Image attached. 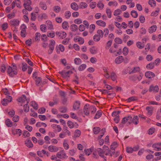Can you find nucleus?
I'll list each match as a JSON object with an SVG mask.
<instances>
[{
	"label": "nucleus",
	"mask_w": 161,
	"mask_h": 161,
	"mask_svg": "<svg viewBox=\"0 0 161 161\" xmlns=\"http://www.w3.org/2000/svg\"><path fill=\"white\" fill-rule=\"evenodd\" d=\"M96 23L98 25L103 27H105L106 25V23L105 22L101 20H98L96 21Z\"/></svg>",
	"instance_id": "c756f323"
},
{
	"label": "nucleus",
	"mask_w": 161,
	"mask_h": 161,
	"mask_svg": "<svg viewBox=\"0 0 161 161\" xmlns=\"http://www.w3.org/2000/svg\"><path fill=\"white\" fill-rule=\"evenodd\" d=\"M71 13L69 11H66L64 14L65 18L67 19H69L71 16Z\"/></svg>",
	"instance_id": "bf43d9fd"
},
{
	"label": "nucleus",
	"mask_w": 161,
	"mask_h": 161,
	"mask_svg": "<svg viewBox=\"0 0 161 161\" xmlns=\"http://www.w3.org/2000/svg\"><path fill=\"white\" fill-rule=\"evenodd\" d=\"M90 51L92 54H96L97 52V48L95 47H93L90 49Z\"/></svg>",
	"instance_id": "c03bdc74"
},
{
	"label": "nucleus",
	"mask_w": 161,
	"mask_h": 161,
	"mask_svg": "<svg viewBox=\"0 0 161 161\" xmlns=\"http://www.w3.org/2000/svg\"><path fill=\"white\" fill-rule=\"evenodd\" d=\"M59 110L60 112L62 113H64L67 111V108L65 107H62L59 108Z\"/></svg>",
	"instance_id": "052dcab7"
},
{
	"label": "nucleus",
	"mask_w": 161,
	"mask_h": 161,
	"mask_svg": "<svg viewBox=\"0 0 161 161\" xmlns=\"http://www.w3.org/2000/svg\"><path fill=\"white\" fill-rule=\"evenodd\" d=\"M67 125L70 129L73 128H77L78 127V125L76 123L73 122L71 121H68L67 122Z\"/></svg>",
	"instance_id": "4468645a"
},
{
	"label": "nucleus",
	"mask_w": 161,
	"mask_h": 161,
	"mask_svg": "<svg viewBox=\"0 0 161 161\" xmlns=\"http://www.w3.org/2000/svg\"><path fill=\"white\" fill-rule=\"evenodd\" d=\"M132 123H133L135 125H137L139 123V119L137 116H134L132 118L131 117Z\"/></svg>",
	"instance_id": "cd10ccee"
},
{
	"label": "nucleus",
	"mask_w": 161,
	"mask_h": 161,
	"mask_svg": "<svg viewBox=\"0 0 161 161\" xmlns=\"http://www.w3.org/2000/svg\"><path fill=\"white\" fill-rule=\"evenodd\" d=\"M130 14L132 17L134 18H136L138 16V13L135 10H132Z\"/></svg>",
	"instance_id": "4d7b16f0"
},
{
	"label": "nucleus",
	"mask_w": 161,
	"mask_h": 161,
	"mask_svg": "<svg viewBox=\"0 0 161 161\" xmlns=\"http://www.w3.org/2000/svg\"><path fill=\"white\" fill-rule=\"evenodd\" d=\"M71 30L72 31L75 32L78 30V26L75 24H72L71 26Z\"/></svg>",
	"instance_id": "09e8293b"
},
{
	"label": "nucleus",
	"mask_w": 161,
	"mask_h": 161,
	"mask_svg": "<svg viewBox=\"0 0 161 161\" xmlns=\"http://www.w3.org/2000/svg\"><path fill=\"white\" fill-rule=\"evenodd\" d=\"M102 114V111L101 110H99L98 111L94 117V119H96L99 118L101 116Z\"/></svg>",
	"instance_id": "a19ab883"
},
{
	"label": "nucleus",
	"mask_w": 161,
	"mask_h": 161,
	"mask_svg": "<svg viewBox=\"0 0 161 161\" xmlns=\"http://www.w3.org/2000/svg\"><path fill=\"white\" fill-rule=\"evenodd\" d=\"M131 116L130 115L123 118L121 121L122 124H125L128 122L129 124L132 123Z\"/></svg>",
	"instance_id": "1a4fd4ad"
},
{
	"label": "nucleus",
	"mask_w": 161,
	"mask_h": 161,
	"mask_svg": "<svg viewBox=\"0 0 161 161\" xmlns=\"http://www.w3.org/2000/svg\"><path fill=\"white\" fill-rule=\"evenodd\" d=\"M111 77L113 81H115L116 80L117 76L114 72H112L111 74Z\"/></svg>",
	"instance_id": "680f3d73"
},
{
	"label": "nucleus",
	"mask_w": 161,
	"mask_h": 161,
	"mask_svg": "<svg viewBox=\"0 0 161 161\" xmlns=\"http://www.w3.org/2000/svg\"><path fill=\"white\" fill-rule=\"evenodd\" d=\"M155 130L154 128L153 127L151 128L148 130V133L149 135H152L154 133Z\"/></svg>",
	"instance_id": "774afa93"
},
{
	"label": "nucleus",
	"mask_w": 161,
	"mask_h": 161,
	"mask_svg": "<svg viewBox=\"0 0 161 161\" xmlns=\"http://www.w3.org/2000/svg\"><path fill=\"white\" fill-rule=\"evenodd\" d=\"M25 145L29 148L33 147V144L30 140H26L25 141Z\"/></svg>",
	"instance_id": "72a5a7b5"
},
{
	"label": "nucleus",
	"mask_w": 161,
	"mask_h": 161,
	"mask_svg": "<svg viewBox=\"0 0 161 161\" xmlns=\"http://www.w3.org/2000/svg\"><path fill=\"white\" fill-rule=\"evenodd\" d=\"M55 34L54 32L52 31L50 32H47V36L51 38L54 37L55 36Z\"/></svg>",
	"instance_id": "e2e57ef3"
},
{
	"label": "nucleus",
	"mask_w": 161,
	"mask_h": 161,
	"mask_svg": "<svg viewBox=\"0 0 161 161\" xmlns=\"http://www.w3.org/2000/svg\"><path fill=\"white\" fill-rule=\"evenodd\" d=\"M86 64H82L79 67L78 69L80 71H83L86 68Z\"/></svg>",
	"instance_id": "a18cd8bd"
},
{
	"label": "nucleus",
	"mask_w": 161,
	"mask_h": 161,
	"mask_svg": "<svg viewBox=\"0 0 161 161\" xmlns=\"http://www.w3.org/2000/svg\"><path fill=\"white\" fill-rule=\"evenodd\" d=\"M59 100L57 97L56 96L53 97V101H50L49 103V105L50 107H53L54 105H57L59 103Z\"/></svg>",
	"instance_id": "9d476101"
},
{
	"label": "nucleus",
	"mask_w": 161,
	"mask_h": 161,
	"mask_svg": "<svg viewBox=\"0 0 161 161\" xmlns=\"http://www.w3.org/2000/svg\"><path fill=\"white\" fill-rule=\"evenodd\" d=\"M143 75H140L138 76H137L136 75H134L130 76L129 77V79L133 81H136L138 80L140 81L142 78V76Z\"/></svg>",
	"instance_id": "423d86ee"
},
{
	"label": "nucleus",
	"mask_w": 161,
	"mask_h": 161,
	"mask_svg": "<svg viewBox=\"0 0 161 161\" xmlns=\"http://www.w3.org/2000/svg\"><path fill=\"white\" fill-rule=\"evenodd\" d=\"M161 142L157 143H154L152 145V147L153 148V149L155 151L161 150Z\"/></svg>",
	"instance_id": "2eb2a0df"
},
{
	"label": "nucleus",
	"mask_w": 161,
	"mask_h": 161,
	"mask_svg": "<svg viewBox=\"0 0 161 161\" xmlns=\"http://www.w3.org/2000/svg\"><path fill=\"white\" fill-rule=\"evenodd\" d=\"M41 34L40 33L37 32L35 34V40L36 41H39L40 38Z\"/></svg>",
	"instance_id": "69168bd1"
},
{
	"label": "nucleus",
	"mask_w": 161,
	"mask_h": 161,
	"mask_svg": "<svg viewBox=\"0 0 161 161\" xmlns=\"http://www.w3.org/2000/svg\"><path fill=\"white\" fill-rule=\"evenodd\" d=\"M10 25L12 26L16 27L19 25V21L17 19H13L9 22Z\"/></svg>",
	"instance_id": "0eeeda50"
},
{
	"label": "nucleus",
	"mask_w": 161,
	"mask_h": 161,
	"mask_svg": "<svg viewBox=\"0 0 161 161\" xmlns=\"http://www.w3.org/2000/svg\"><path fill=\"white\" fill-rule=\"evenodd\" d=\"M31 105L34 108L37 110L38 108V105L35 101H32L31 103Z\"/></svg>",
	"instance_id": "3c124183"
},
{
	"label": "nucleus",
	"mask_w": 161,
	"mask_h": 161,
	"mask_svg": "<svg viewBox=\"0 0 161 161\" xmlns=\"http://www.w3.org/2000/svg\"><path fill=\"white\" fill-rule=\"evenodd\" d=\"M88 5L86 3L84 2H81L80 3L79 5L80 8L84 9L86 8L87 7Z\"/></svg>",
	"instance_id": "f704fd0d"
},
{
	"label": "nucleus",
	"mask_w": 161,
	"mask_h": 161,
	"mask_svg": "<svg viewBox=\"0 0 161 161\" xmlns=\"http://www.w3.org/2000/svg\"><path fill=\"white\" fill-rule=\"evenodd\" d=\"M145 75L147 78H151L155 76V74L152 72L148 71L145 72Z\"/></svg>",
	"instance_id": "4be33fe9"
},
{
	"label": "nucleus",
	"mask_w": 161,
	"mask_h": 161,
	"mask_svg": "<svg viewBox=\"0 0 161 161\" xmlns=\"http://www.w3.org/2000/svg\"><path fill=\"white\" fill-rule=\"evenodd\" d=\"M106 12L108 18H111L112 17V11L111 9L107 8L106 9Z\"/></svg>",
	"instance_id": "58836bf2"
},
{
	"label": "nucleus",
	"mask_w": 161,
	"mask_h": 161,
	"mask_svg": "<svg viewBox=\"0 0 161 161\" xmlns=\"http://www.w3.org/2000/svg\"><path fill=\"white\" fill-rule=\"evenodd\" d=\"M24 3L23 6L25 8L27 9V10L31 11L32 9V8L31 6V0H23Z\"/></svg>",
	"instance_id": "39448f33"
},
{
	"label": "nucleus",
	"mask_w": 161,
	"mask_h": 161,
	"mask_svg": "<svg viewBox=\"0 0 161 161\" xmlns=\"http://www.w3.org/2000/svg\"><path fill=\"white\" fill-rule=\"evenodd\" d=\"M75 64L77 65H79L82 62L81 59L79 58H75L74 60Z\"/></svg>",
	"instance_id": "de8ad7c7"
},
{
	"label": "nucleus",
	"mask_w": 161,
	"mask_h": 161,
	"mask_svg": "<svg viewBox=\"0 0 161 161\" xmlns=\"http://www.w3.org/2000/svg\"><path fill=\"white\" fill-rule=\"evenodd\" d=\"M73 72L71 70H69L66 72H65L64 71H63L60 72L62 76L65 78L69 77L70 75Z\"/></svg>",
	"instance_id": "dca6fc26"
},
{
	"label": "nucleus",
	"mask_w": 161,
	"mask_h": 161,
	"mask_svg": "<svg viewBox=\"0 0 161 161\" xmlns=\"http://www.w3.org/2000/svg\"><path fill=\"white\" fill-rule=\"evenodd\" d=\"M56 34L58 36L59 38L63 39L66 36V33L64 31L56 32Z\"/></svg>",
	"instance_id": "ddd939ff"
},
{
	"label": "nucleus",
	"mask_w": 161,
	"mask_h": 161,
	"mask_svg": "<svg viewBox=\"0 0 161 161\" xmlns=\"http://www.w3.org/2000/svg\"><path fill=\"white\" fill-rule=\"evenodd\" d=\"M71 8L75 10H77L78 9V6L75 3H72L71 4Z\"/></svg>",
	"instance_id": "473e14b6"
},
{
	"label": "nucleus",
	"mask_w": 161,
	"mask_h": 161,
	"mask_svg": "<svg viewBox=\"0 0 161 161\" xmlns=\"http://www.w3.org/2000/svg\"><path fill=\"white\" fill-rule=\"evenodd\" d=\"M146 110L147 111V114L149 116L152 115L153 112V108L151 106L147 107L146 108Z\"/></svg>",
	"instance_id": "412c9836"
},
{
	"label": "nucleus",
	"mask_w": 161,
	"mask_h": 161,
	"mask_svg": "<svg viewBox=\"0 0 161 161\" xmlns=\"http://www.w3.org/2000/svg\"><path fill=\"white\" fill-rule=\"evenodd\" d=\"M61 10L60 7L58 6H55L53 8V11L56 13L59 12Z\"/></svg>",
	"instance_id": "49530a36"
},
{
	"label": "nucleus",
	"mask_w": 161,
	"mask_h": 161,
	"mask_svg": "<svg viewBox=\"0 0 161 161\" xmlns=\"http://www.w3.org/2000/svg\"><path fill=\"white\" fill-rule=\"evenodd\" d=\"M118 146V144L116 142H113L111 145L110 148L111 149L114 150Z\"/></svg>",
	"instance_id": "864d4df0"
},
{
	"label": "nucleus",
	"mask_w": 161,
	"mask_h": 161,
	"mask_svg": "<svg viewBox=\"0 0 161 161\" xmlns=\"http://www.w3.org/2000/svg\"><path fill=\"white\" fill-rule=\"evenodd\" d=\"M136 45L138 48L140 49H142L144 47V44L140 42H136Z\"/></svg>",
	"instance_id": "8fccbe9b"
},
{
	"label": "nucleus",
	"mask_w": 161,
	"mask_h": 161,
	"mask_svg": "<svg viewBox=\"0 0 161 161\" xmlns=\"http://www.w3.org/2000/svg\"><path fill=\"white\" fill-rule=\"evenodd\" d=\"M12 133L14 135H17L19 136H20L21 135L22 131L19 129H16L15 130H13Z\"/></svg>",
	"instance_id": "7c9ffc66"
},
{
	"label": "nucleus",
	"mask_w": 161,
	"mask_h": 161,
	"mask_svg": "<svg viewBox=\"0 0 161 161\" xmlns=\"http://www.w3.org/2000/svg\"><path fill=\"white\" fill-rule=\"evenodd\" d=\"M74 41L75 42H78L80 44H83L84 42V39L83 38L78 36H76L74 37Z\"/></svg>",
	"instance_id": "f8f14e48"
},
{
	"label": "nucleus",
	"mask_w": 161,
	"mask_h": 161,
	"mask_svg": "<svg viewBox=\"0 0 161 161\" xmlns=\"http://www.w3.org/2000/svg\"><path fill=\"white\" fill-rule=\"evenodd\" d=\"M63 146L65 149L67 150L69 149V146L68 144V140L67 139H65L64 140Z\"/></svg>",
	"instance_id": "c85d7f7f"
},
{
	"label": "nucleus",
	"mask_w": 161,
	"mask_h": 161,
	"mask_svg": "<svg viewBox=\"0 0 161 161\" xmlns=\"http://www.w3.org/2000/svg\"><path fill=\"white\" fill-rule=\"evenodd\" d=\"M56 156L60 159L64 158L67 157L64 150H62L58 152L56 154Z\"/></svg>",
	"instance_id": "6e6552de"
},
{
	"label": "nucleus",
	"mask_w": 161,
	"mask_h": 161,
	"mask_svg": "<svg viewBox=\"0 0 161 161\" xmlns=\"http://www.w3.org/2000/svg\"><path fill=\"white\" fill-rule=\"evenodd\" d=\"M138 99L137 97L135 96H132L130 97L126 100L127 102H130L132 101H136Z\"/></svg>",
	"instance_id": "ea45409f"
},
{
	"label": "nucleus",
	"mask_w": 161,
	"mask_h": 161,
	"mask_svg": "<svg viewBox=\"0 0 161 161\" xmlns=\"http://www.w3.org/2000/svg\"><path fill=\"white\" fill-rule=\"evenodd\" d=\"M12 100V97L10 96H7L6 98L3 99L2 101V104L3 105H6L8 103L10 102Z\"/></svg>",
	"instance_id": "9b49d317"
},
{
	"label": "nucleus",
	"mask_w": 161,
	"mask_h": 161,
	"mask_svg": "<svg viewBox=\"0 0 161 161\" xmlns=\"http://www.w3.org/2000/svg\"><path fill=\"white\" fill-rule=\"evenodd\" d=\"M154 65L155 64L154 63L151 62L150 63L147 64L146 67L148 69H151L153 68Z\"/></svg>",
	"instance_id": "37998d69"
},
{
	"label": "nucleus",
	"mask_w": 161,
	"mask_h": 161,
	"mask_svg": "<svg viewBox=\"0 0 161 161\" xmlns=\"http://www.w3.org/2000/svg\"><path fill=\"white\" fill-rule=\"evenodd\" d=\"M140 71V68L139 67L136 66L134 67L132 69H130L128 72L129 74H131L133 73H136L139 72Z\"/></svg>",
	"instance_id": "f3484780"
},
{
	"label": "nucleus",
	"mask_w": 161,
	"mask_h": 161,
	"mask_svg": "<svg viewBox=\"0 0 161 161\" xmlns=\"http://www.w3.org/2000/svg\"><path fill=\"white\" fill-rule=\"evenodd\" d=\"M19 105L22 106L24 103L28 104L29 101V98H27L25 95H23L17 99Z\"/></svg>",
	"instance_id": "7ed1b4c3"
},
{
	"label": "nucleus",
	"mask_w": 161,
	"mask_h": 161,
	"mask_svg": "<svg viewBox=\"0 0 161 161\" xmlns=\"http://www.w3.org/2000/svg\"><path fill=\"white\" fill-rule=\"evenodd\" d=\"M100 128L98 127H94L93 129L94 133L95 134H97L100 132Z\"/></svg>",
	"instance_id": "0e129e2a"
},
{
	"label": "nucleus",
	"mask_w": 161,
	"mask_h": 161,
	"mask_svg": "<svg viewBox=\"0 0 161 161\" xmlns=\"http://www.w3.org/2000/svg\"><path fill=\"white\" fill-rule=\"evenodd\" d=\"M149 4L151 7H155L156 6V2L154 0H149Z\"/></svg>",
	"instance_id": "6e6d98bb"
},
{
	"label": "nucleus",
	"mask_w": 161,
	"mask_h": 161,
	"mask_svg": "<svg viewBox=\"0 0 161 161\" xmlns=\"http://www.w3.org/2000/svg\"><path fill=\"white\" fill-rule=\"evenodd\" d=\"M124 60V57L122 56H119L117 57L115 60V62L116 64H119L121 63Z\"/></svg>",
	"instance_id": "5701e85b"
},
{
	"label": "nucleus",
	"mask_w": 161,
	"mask_h": 161,
	"mask_svg": "<svg viewBox=\"0 0 161 161\" xmlns=\"http://www.w3.org/2000/svg\"><path fill=\"white\" fill-rule=\"evenodd\" d=\"M157 26L155 25H153L150 27L148 29V31L150 33H152L155 32L157 29Z\"/></svg>",
	"instance_id": "2f4dec72"
},
{
	"label": "nucleus",
	"mask_w": 161,
	"mask_h": 161,
	"mask_svg": "<svg viewBox=\"0 0 161 161\" xmlns=\"http://www.w3.org/2000/svg\"><path fill=\"white\" fill-rule=\"evenodd\" d=\"M46 24L47 27L49 29H53V26L52 22L50 20H47L46 22Z\"/></svg>",
	"instance_id": "4c0bfd02"
},
{
	"label": "nucleus",
	"mask_w": 161,
	"mask_h": 161,
	"mask_svg": "<svg viewBox=\"0 0 161 161\" xmlns=\"http://www.w3.org/2000/svg\"><path fill=\"white\" fill-rule=\"evenodd\" d=\"M5 123L7 125L8 127H11L12 126L14 125H16L15 123H12L11 121L9 119H7L5 121Z\"/></svg>",
	"instance_id": "bb28decb"
},
{
	"label": "nucleus",
	"mask_w": 161,
	"mask_h": 161,
	"mask_svg": "<svg viewBox=\"0 0 161 161\" xmlns=\"http://www.w3.org/2000/svg\"><path fill=\"white\" fill-rule=\"evenodd\" d=\"M97 6L100 10H102L104 8V5L102 2H99L97 4Z\"/></svg>",
	"instance_id": "13d9d810"
},
{
	"label": "nucleus",
	"mask_w": 161,
	"mask_h": 161,
	"mask_svg": "<svg viewBox=\"0 0 161 161\" xmlns=\"http://www.w3.org/2000/svg\"><path fill=\"white\" fill-rule=\"evenodd\" d=\"M7 72L11 76H13L17 74V67L14 63H12L11 66L8 67L7 69Z\"/></svg>",
	"instance_id": "f03ea898"
},
{
	"label": "nucleus",
	"mask_w": 161,
	"mask_h": 161,
	"mask_svg": "<svg viewBox=\"0 0 161 161\" xmlns=\"http://www.w3.org/2000/svg\"><path fill=\"white\" fill-rule=\"evenodd\" d=\"M115 150L113 149H111V150H108V153L110 154V156H112L114 155V157H116L119 154V153L117 152L116 154H114Z\"/></svg>",
	"instance_id": "c9c22d12"
},
{
	"label": "nucleus",
	"mask_w": 161,
	"mask_h": 161,
	"mask_svg": "<svg viewBox=\"0 0 161 161\" xmlns=\"http://www.w3.org/2000/svg\"><path fill=\"white\" fill-rule=\"evenodd\" d=\"M159 91V88L158 86L156 85L153 86V85H151L150 86L149 88V91L151 92L153 91L154 92H157Z\"/></svg>",
	"instance_id": "aec40b11"
},
{
	"label": "nucleus",
	"mask_w": 161,
	"mask_h": 161,
	"mask_svg": "<svg viewBox=\"0 0 161 161\" xmlns=\"http://www.w3.org/2000/svg\"><path fill=\"white\" fill-rule=\"evenodd\" d=\"M121 13V11L120 9H118L114 11L113 14L114 15L116 16L120 14Z\"/></svg>",
	"instance_id": "603ef678"
},
{
	"label": "nucleus",
	"mask_w": 161,
	"mask_h": 161,
	"mask_svg": "<svg viewBox=\"0 0 161 161\" xmlns=\"http://www.w3.org/2000/svg\"><path fill=\"white\" fill-rule=\"evenodd\" d=\"M39 7L43 10H46L47 8V6L46 3L44 1H40L39 4Z\"/></svg>",
	"instance_id": "6ab92c4d"
},
{
	"label": "nucleus",
	"mask_w": 161,
	"mask_h": 161,
	"mask_svg": "<svg viewBox=\"0 0 161 161\" xmlns=\"http://www.w3.org/2000/svg\"><path fill=\"white\" fill-rule=\"evenodd\" d=\"M118 3L115 1H109L108 3V5L109 7H116L117 6Z\"/></svg>",
	"instance_id": "a878e982"
},
{
	"label": "nucleus",
	"mask_w": 161,
	"mask_h": 161,
	"mask_svg": "<svg viewBox=\"0 0 161 161\" xmlns=\"http://www.w3.org/2000/svg\"><path fill=\"white\" fill-rule=\"evenodd\" d=\"M115 42L118 44H121L122 43V40L119 38L116 37L114 40Z\"/></svg>",
	"instance_id": "338daca9"
},
{
	"label": "nucleus",
	"mask_w": 161,
	"mask_h": 161,
	"mask_svg": "<svg viewBox=\"0 0 161 161\" xmlns=\"http://www.w3.org/2000/svg\"><path fill=\"white\" fill-rule=\"evenodd\" d=\"M81 134L80 131L78 129L76 130L74 132V136L75 137H79Z\"/></svg>",
	"instance_id": "79ce46f5"
},
{
	"label": "nucleus",
	"mask_w": 161,
	"mask_h": 161,
	"mask_svg": "<svg viewBox=\"0 0 161 161\" xmlns=\"http://www.w3.org/2000/svg\"><path fill=\"white\" fill-rule=\"evenodd\" d=\"M96 111V107L94 105H90L86 104L84 108V112L85 114L86 115H88L90 112L92 114H94Z\"/></svg>",
	"instance_id": "f257e3e1"
},
{
	"label": "nucleus",
	"mask_w": 161,
	"mask_h": 161,
	"mask_svg": "<svg viewBox=\"0 0 161 161\" xmlns=\"http://www.w3.org/2000/svg\"><path fill=\"white\" fill-rule=\"evenodd\" d=\"M27 64L25 63H23L22 64V69L23 71H25L28 67Z\"/></svg>",
	"instance_id": "5fc2aeb1"
},
{
	"label": "nucleus",
	"mask_w": 161,
	"mask_h": 161,
	"mask_svg": "<svg viewBox=\"0 0 161 161\" xmlns=\"http://www.w3.org/2000/svg\"><path fill=\"white\" fill-rule=\"evenodd\" d=\"M48 150L51 152H56L58 150V148L55 146L50 145L48 147Z\"/></svg>",
	"instance_id": "a211bd4d"
},
{
	"label": "nucleus",
	"mask_w": 161,
	"mask_h": 161,
	"mask_svg": "<svg viewBox=\"0 0 161 161\" xmlns=\"http://www.w3.org/2000/svg\"><path fill=\"white\" fill-rule=\"evenodd\" d=\"M93 155V158H98L99 156L103 158L104 157L103 151L102 149L99 148H98L94 151Z\"/></svg>",
	"instance_id": "20e7f679"
},
{
	"label": "nucleus",
	"mask_w": 161,
	"mask_h": 161,
	"mask_svg": "<svg viewBox=\"0 0 161 161\" xmlns=\"http://www.w3.org/2000/svg\"><path fill=\"white\" fill-rule=\"evenodd\" d=\"M80 103L79 101H75L73 105V108L75 110H78L80 107Z\"/></svg>",
	"instance_id": "b1692460"
},
{
	"label": "nucleus",
	"mask_w": 161,
	"mask_h": 161,
	"mask_svg": "<svg viewBox=\"0 0 161 161\" xmlns=\"http://www.w3.org/2000/svg\"><path fill=\"white\" fill-rule=\"evenodd\" d=\"M62 27L64 29L68 30L69 27L68 23L66 21L63 22L62 24Z\"/></svg>",
	"instance_id": "e433bc0d"
},
{
	"label": "nucleus",
	"mask_w": 161,
	"mask_h": 161,
	"mask_svg": "<svg viewBox=\"0 0 161 161\" xmlns=\"http://www.w3.org/2000/svg\"><path fill=\"white\" fill-rule=\"evenodd\" d=\"M51 126L55 131H57L58 132H60L62 130L61 128L59 125L53 124L51 125Z\"/></svg>",
	"instance_id": "393cba45"
}]
</instances>
